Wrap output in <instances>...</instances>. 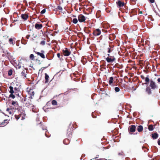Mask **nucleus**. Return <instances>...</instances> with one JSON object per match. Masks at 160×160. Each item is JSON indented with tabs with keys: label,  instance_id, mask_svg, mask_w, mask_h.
Wrapping results in <instances>:
<instances>
[{
	"label": "nucleus",
	"instance_id": "nucleus-17",
	"mask_svg": "<svg viewBox=\"0 0 160 160\" xmlns=\"http://www.w3.org/2000/svg\"><path fill=\"white\" fill-rule=\"evenodd\" d=\"M21 17L24 20H26L28 18V14H22L21 15Z\"/></svg>",
	"mask_w": 160,
	"mask_h": 160
},
{
	"label": "nucleus",
	"instance_id": "nucleus-44",
	"mask_svg": "<svg viewBox=\"0 0 160 160\" xmlns=\"http://www.w3.org/2000/svg\"><path fill=\"white\" fill-rule=\"evenodd\" d=\"M149 2L151 3H154L155 2V0H149Z\"/></svg>",
	"mask_w": 160,
	"mask_h": 160
},
{
	"label": "nucleus",
	"instance_id": "nucleus-2",
	"mask_svg": "<svg viewBox=\"0 0 160 160\" xmlns=\"http://www.w3.org/2000/svg\"><path fill=\"white\" fill-rule=\"evenodd\" d=\"M29 61V60L26 59L25 58H22L19 61L18 65H17V68L19 69L21 68L22 64L24 65H27L28 62Z\"/></svg>",
	"mask_w": 160,
	"mask_h": 160
},
{
	"label": "nucleus",
	"instance_id": "nucleus-45",
	"mask_svg": "<svg viewBox=\"0 0 160 160\" xmlns=\"http://www.w3.org/2000/svg\"><path fill=\"white\" fill-rule=\"evenodd\" d=\"M30 37V35H27L26 36V38L27 39H28Z\"/></svg>",
	"mask_w": 160,
	"mask_h": 160
},
{
	"label": "nucleus",
	"instance_id": "nucleus-39",
	"mask_svg": "<svg viewBox=\"0 0 160 160\" xmlns=\"http://www.w3.org/2000/svg\"><path fill=\"white\" fill-rule=\"evenodd\" d=\"M46 12V9H43L41 12V14H44V13Z\"/></svg>",
	"mask_w": 160,
	"mask_h": 160
},
{
	"label": "nucleus",
	"instance_id": "nucleus-6",
	"mask_svg": "<svg viewBox=\"0 0 160 160\" xmlns=\"http://www.w3.org/2000/svg\"><path fill=\"white\" fill-rule=\"evenodd\" d=\"M72 131L73 130L72 128H68L67 130V137L68 138H71L72 135Z\"/></svg>",
	"mask_w": 160,
	"mask_h": 160
},
{
	"label": "nucleus",
	"instance_id": "nucleus-42",
	"mask_svg": "<svg viewBox=\"0 0 160 160\" xmlns=\"http://www.w3.org/2000/svg\"><path fill=\"white\" fill-rule=\"evenodd\" d=\"M140 77L142 79H143V80L145 79V80L146 78H145L144 76L143 75H141L140 76Z\"/></svg>",
	"mask_w": 160,
	"mask_h": 160
},
{
	"label": "nucleus",
	"instance_id": "nucleus-14",
	"mask_svg": "<svg viewBox=\"0 0 160 160\" xmlns=\"http://www.w3.org/2000/svg\"><path fill=\"white\" fill-rule=\"evenodd\" d=\"M117 5L119 7L123 6L124 5V3L120 0H118L116 2Z\"/></svg>",
	"mask_w": 160,
	"mask_h": 160
},
{
	"label": "nucleus",
	"instance_id": "nucleus-56",
	"mask_svg": "<svg viewBox=\"0 0 160 160\" xmlns=\"http://www.w3.org/2000/svg\"><path fill=\"white\" fill-rule=\"evenodd\" d=\"M131 1H133V2H135V1L136 0H131Z\"/></svg>",
	"mask_w": 160,
	"mask_h": 160
},
{
	"label": "nucleus",
	"instance_id": "nucleus-41",
	"mask_svg": "<svg viewBox=\"0 0 160 160\" xmlns=\"http://www.w3.org/2000/svg\"><path fill=\"white\" fill-rule=\"evenodd\" d=\"M48 67H42L41 69V70H41L42 71L44 69L46 68H47Z\"/></svg>",
	"mask_w": 160,
	"mask_h": 160
},
{
	"label": "nucleus",
	"instance_id": "nucleus-26",
	"mask_svg": "<svg viewBox=\"0 0 160 160\" xmlns=\"http://www.w3.org/2000/svg\"><path fill=\"white\" fill-rule=\"evenodd\" d=\"M40 127L43 130H47L46 127L44 125L42 124L40 125Z\"/></svg>",
	"mask_w": 160,
	"mask_h": 160
},
{
	"label": "nucleus",
	"instance_id": "nucleus-15",
	"mask_svg": "<svg viewBox=\"0 0 160 160\" xmlns=\"http://www.w3.org/2000/svg\"><path fill=\"white\" fill-rule=\"evenodd\" d=\"M35 27L37 29H40L42 28V24L37 23L35 24Z\"/></svg>",
	"mask_w": 160,
	"mask_h": 160
},
{
	"label": "nucleus",
	"instance_id": "nucleus-19",
	"mask_svg": "<svg viewBox=\"0 0 160 160\" xmlns=\"http://www.w3.org/2000/svg\"><path fill=\"white\" fill-rule=\"evenodd\" d=\"M45 83H47L49 81V76L46 73H45Z\"/></svg>",
	"mask_w": 160,
	"mask_h": 160
},
{
	"label": "nucleus",
	"instance_id": "nucleus-32",
	"mask_svg": "<svg viewBox=\"0 0 160 160\" xmlns=\"http://www.w3.org/2000/svg\"><path fill=\"white\" fill-rule=\"evenodd\" d=\"M57 56L60 59H62L63 57V55H61L60 53H58L57 54Z\"/></svg>",
	"mask_w": 160,
	"mask_h": 160
},
{
	"label": "nucleus",
	"instance_id": "nucleus-50",
	"mask_svg": "<svg viewBox=\"0 0 160 160\" xmlns=\"http://www.w3.org/2000/svg\"><path fill=\"white\" fill-rule=\"evenodd\" d=\"M96 160H107V159L105 158H100L99 159H97Z\"/></svg>",
	"mask_w": 160,
	"mask_h": 160
},
{
	"label": "nucleus",
	"instance_id": "nucleus-11",
	"mask_svg": "<svg viewBox=\"0 0 160 160\" xmlns=\"http://www.w3.org/2000/svg\"><path fill=\"white\" fill-rule=\"evenodd\" d=\"M101 33V31L99 29H97L93 31L92 33L94 36H96L99 35Z\"/></svg>",
	"mask_w": 160,
	"mask_h": 160
},
{
	"label": "nucleus",
	"instance_id": "nucleus-58",
	"mask_svg": "<svg viewBox=\"0 0 160 160\" xmlns=\"http://www.w3.org/2000/svg\"><path fill=\"white\" fill-rule=\"evenodd\" d=\"M98 158V157H96V158Z\"/></svg>",
	"mask_w": 160,
	"mask_h": 160
},
{
	"label": "nucleus",
	"instance_id": "nucleus-18",
	"mask_svg": "<svg viewBox=\"0 0 160 160\" xmlns=\"http://www.w3.org/2000/svg\"><path fill=\"white\" fill-rule=\"evenodd\" d=\"M149 86H147L146 89V92L148 93V95H150L152 94V92L151 89Z\"/></svg>",
	"mask_w": 160,
	"mask_h": 160
},
{
	"label": "nucleus",
	"instance_id": "nucleus-34",
	"mask_svg": "<svg viewBox=\"0 0 160 160\" xmlns=\"http://www.w3.org/2000/svg\"><path fill=\"white\" fill-rule=\"evenodd\" d=\"M56 9L60 11H62V8L60 6H58Z\"/></svg>",
	"mask_w": 160,
	"mask_h": 160
},
{
	"label": "nucleus",
	"instance_id": "nucleus-47",
	"mask_svg": "<svg viewBox=\"0 0 160 160\" xmlns=\"http://www.w3.org/2000/svg\"><path fill=\"white\" fill-rule=\"evenodd\" d=\"M108 57H109L110 58H112V57H114V56H111L110 55V54H108Z\"/></svg>",
	"mask_w": 160,
	"mask_h": 160
},
{
	"label": "nucleus",
	"instance_id": "nucleus-28",
	"mask_svg": "<svg viewBox=\"0 0 160 160\" xmlns=\"http://www.w3.org/2000/svg\"><path fill=\"white\" fill-rule=\"evenodd\" d=\"M63 97L64 98V100H65L68 101L69 99L68 96L66 95H64L63 96Z\"/></svg>",
	"mask_w": 160,
	"mask_h": 160
},
{
	"label": "nucleus",
	"instance_id": "nucleus-31",
	"mask_svg": "<svg viewBox=\"0 0 160 160\" xmlns=\"http://www.w3.org/2000/svg\"><path fill=\"white\" fill-rule=\"evenodd\" d=\"M78 22V19L76 18H74L72 21V22L74 24H76Z\"/></svg>",
	"mask_w": 160,
	"mask_h": 160
},
{
	"label": "nucleus",
	"instance_id": "nucleus-40",
	"mask_svg": "<svg viewBox=\"0 0 160 160\" xmlns=\"http://www.w3.org/2000/svg\"><path fill=\"white\" fill-rule=\"evenodd\" d=\"M123 154H124V153L122 151L121 152H119L118 153V155H123Z\"/></svg>",
	"mask_w": 160,
	"mask_h": 160
},
{
	"label": "nucleus",
	"instance_id": "nucleus-54",
	"mask_svg": "<svg viewBox=\"0 0 160 160\" xmlns=\"http://www.w3.org/2000/svg\"><path fill=\"white\" fill-rule=\"evenodd\" d=\"M45 136H46V137H49V136H48L47 135V133H46H46H45Z\"/></svg>",
	"mask_w": 160,
	"mask_h": 160
},
{
	"label": "nucleus",
	"instance_id": "nucleus-51",
	"mask_svg": "<svg viewBox=\"0 0 160 160\" xmlns=\"http://www.w3.org/2000/svg\"><path fill=\"white\" fill-rule=\"evenodd\" d=\"M32 94H31V95H30V96L31 97H32V96H33L34 94V92L33 91H32Z\"/></svg>",
	"mask_w": 160,
	"mask_h": 160
},
{
	"label": "nucleus",
	"instance_id": "nucleus-12",
	"mask_svg": "<svg viewBox=\"0 0 160 160\" xmlns=\"http://www.w3.org/2000/svg\"><path fill=\"white\" fill-rule=\"evenodd\" d=\"M7 119L3 120L0 118V125H1L2 126L6 125L7 124Z\"/></svg>",
	"mask_w": 160,
	"mask_h": 160
},
{
	"label": "nucleus",
	"instance_id": "nucleus-21",
	"mask_svg": "<svg viewBox=\"0 0 160 160\" xmlns=\"http://www.w3.org/2000/svg\"><path fill=\"white\" fill-rule=\"evenodd\" d=\"M158 137V135L157 133L152 134V137L153 139H156Z\"/></svg>",
	"mask_w": 160,
	"mask_h": 160
},
{
	"label": "nucleus",
	"instance_id": "nucleus-37",
	"mask_svg": "<svg viewBox=\"0 0 160 160\" xmlns=\"http://www.w3.org/2000/svg\"><path fill=\"white\" fill-rule=\"evenodd\" d=\"M9 97L12 98L14 99L15 98V96L13 94L11 93L9 96Z\"/></svg>",
	"mask_w": 160,
	"mask_h": 160
},
{
	"label": "nucleus",
	"instance_id": "nucleus-23",
	"mask_svg": "<svg viewBox=\"0 0 160 160\" xmlns=\"http://www.w3.org/2000/svg\"><path fill=\"white\" fill-rule=\"evenodd\" d=\"M63 142L64 144L66 145L68 144L70 142V140L68 138H66L64 140Z\"/></svg>",
	"mask_w": 160,
	"mask_h": 160
},
{
	"label": "nucleus",
	"instance_id": "nucleus-43",
	"mask_svg": "<svg viewBox=\"0 0 160 160\" xmlns=\"http://www.w3.org/2000/svg\"><path fill=\"white\" fill-rule=\"evenodd\" d=\"M8 113H9V114L10 115H12V114H13V110H10L9 112Z\"/></svg>",
	"mask_w": 160,
	"mask_h": 160
},
{
	"label": "nucleus",
	"instance_id": "nucleus-36",
	"mask_svg": "<svg viewBox=\"0 0 160 160\" xmlns=\"http://www.w3.org/2000/svg\"><path fill=\"white\" fill-rule=\"evenodd\" d=\"M45 41L44 40H43L41 42L40 44L42 45H45Z\"/></svg>",
	"mask_w": 160,
	"mask_h": 160
},
{
	"label": "nucleus",
	"instance_id": "nucleus-27",
	"mask_svg": "<svg viewBox=\"0 0 160 160\" xmlns=\"http://www.w3.org/2000/svg\"><path fill=\"white\" fill-rule=\"evenodd\" d=\"M9 88L10 89V90L9 91V92L13 94L14 92V91H13V88L11 86L9 87Z\"/></svg>",
	"mask_w": 160,
	"mask_h": 160
},
{
	"label": "nucleus",
	"instance_id": "nucleus-48",
	"mask_svg": "<svg viewBox=\"0 0 160 160\" xmlns=\"http://www.w3.org/2000/svg\"><path fill=\"white\" fill-rule=\"evenodd\" d=\"M9 108L11 109V110H13V109H14L15 108L14 107H10Z\"/></svg>",
	"mask_w": 160,
	"mask_h": 160
},
{
	"label": "nucleus",
	"instance_id": "nucleus-55",
	"mask_svg": "<svg viewBox=\"0 0 160 160\" xmlns=\"http://www.w3.org/2000/svg\"><path fill=\"white\" fill-rule=\"evenodd\" d=\"M32 111L33 112H35L34 111V110L33 109L34 108H32Z\"/></svg>",
	"mask_w": 160,
	"mask_h": 160
},
{
	"label": "nucleus",
	"instance_id": "nucleus-24",
	"mask_svg": "<svg viewBox=\"0 0 160 160\" xmlns=\"http://www.w3.org/2000/svg\"><path fill=\"white\" fill-rule=\"evenodd\" d=\"M9 42L10 44H12V45H14L15 43V41H13L12 38H10L9 39Z\"/></svg>",
	"mask_w": 160,
	"mask_h": 160
},
{
	"label": "nucleus",
	"instance_id": "nucleus-35",
	"mask_svg": "<svg viewBox=\"0 0 160 160\" xmlns=\"http://www.w3.org/2000/svg\"><path fill=\"white\" fill-rule=\"evenodd\" d=\"M108 52L109 53H110L112 51H113V49L112 48L110 47L108 48Z\"/></svg>",
	"mask_w": 160,
	"mask_h": 160
},
{
	"label": "nucleus",
	"instance_id": "nucleus-53",
	"mask_svg": "<svg viewBox=\"0 0 160 160\" xmlns=\"http://www.w3.org/2000/svg\"><path fill=\"white\" fill-rule=\"evenodd\" d=\"M157 81H158V82H160V78H158V79Z\"/></svg>",
	"mask_w": 160,
	"mask_h": 160
},
{
	"label": "nucleus",
	"instance_id": "nucleus-10",
	"mask_svg": "<svg viewBox=\"0 0 160 160\" xmlns=\"http://www.w3.org/2000/svg\"><path fill=\"white\" fill-rule=\"evenodd\" d=\"M11 105L13 106L15 109H18L19 108V105L17 101H12L11 102Z\"/></svg>",
	"mask_w": 160,
	"mask_h": 160
},
{
	"label": "nucleus",
	"instance_id": "nucleus-4",
	"mask_svg": "<svg viewBox=\"0 0 160 160\" xmlns=\"http://www.w3.org/2000/svg\"><path fill=\"white\" fill-rule=\"evenodd\" d=\"M22 102L25 104L26 106L27 107L31 106V107H34V106L30 103V100H28V101L27 102L26 98H24L23 100V99H22Z\"/></svg>",
	"mask_w": 160,
	"mask_h": 160
},
{
	"label": "nucleus",
	"instance_id": "nucleus-25",
	"mask_svg": "<svg viewBox=\"0 0 160 160\" xmlns=\"http://www.w3.org/2000/svg\"><path fill=\"white\" fill-rule=\"evenodd\" d=\"M148 129L150 131H152L154 129L153 125L151 124L149 125L148 126Z\"/></svg>",
	"mask_w": 160,
	"mask_h": 160
},
{
	"label": "nucleus",
	"instance_id": "nucleus-49",
	"mask_svg": "<svg viewBox=\"0 0 160 160\" xmlns=\"http://www.w3.org/2000/svg\"><path fill=\"white\" fill-rule=\"evenodd\" d=\"M14 89L15 91H18L19 90V89L18 88H14Z\"/></svg>",
	"mask_w": 160,
	"mask_h": 160
},
{
	"label": "nucleus",
	"instance_id": "nucleus-13",
	"mask_svg": "<svg viewBox=\"0 0 160 160\" xmlns=\"http://www.w3.org/2000/svg\"><path fill=\"white\" fill-rule=\"evenodd\" d=\"M112 58L109 57L106 58V61L108 63L112 62L115 60L116 59L114 57H112Z\"/></svg>",
	"mask_w": 160,
	"mask_h": 160
},
{
	"label": "nucleus",
	"instance_id": "nucleus-7",
	"mask_svg": "<svg viewBox=\"0 0 160 160\" xmlns=\"http://www.w3.org/2000/svg\"><path fill=\"white\" fill-rule=\"evenodd\" d=\"M34 52L37 55L40 56L42 58L44 59L45 58V56L44 54V51L42 50L41 52L35 51H34Z\"/></svg>",
	"mask_w": 160,
	"mask_h": 160
},
{
	"label": "nucleus",
	"instance_id": "nucleus-30",
	"mask_svg": "<svg viewBox=\"0 0 160 160\" xmlns=\"http://www.w3.org/2000/svg\"><path fill=\"white\" fill-rule=\"evenodd\" d=\"M12 70L11 69H10L8 72V76H10L12 74Z\"/></svg>",
	"mask_w": 160,
	"mask_h": 160
},
{
	"label": "nucleus",
	"instance_id": "nucleus-8",
	"mask_svg": "<svg viewBox=\"0 0 160 160\" xmlns=\"http://www.w3.org/2000/svg\"><path fill=\"white\" fill-rule=\"evenodd\" d=\"M129 132L130 133L133 132L136 130V127L135 125H132L129 126L128 128Z\"/></svg>",
	"mask_w": 160,
	"mask_h": 160
},
{
	"label": "nucleus",
	"instance_id": "nucleus-57",
	"mask_svg": "<svg viewBox=\"0 0 160 160\" xmlns=\"http://www.w3.org/2000/svg\"><path fill=\"white\" fill-rule=\"evenodd\" d=\"M140 13H141V14H142V11H140Z\"/></svg>",
	"mask_w": 160,
	"mask_h": 160
},
{
	"label": "nucleus",
	"instance_id": "nucleus-16",
	"mask_svg": "<svg viewBox=\"0 0 160 160\" xmlns=\"http://www.w3.org/2000/svg\"><path fill=\"white\" fill-rule=\"evenodd\" d=\"M26 75L25 71L23 70L21 73V77L22 78L25 79L26 78Z\"/></svg>",
	"mask_w": 160,
	"mask_h": 160
},
{
	"label": "nucleus",
	"instance_id": "nucleus-22",
	"mask_svg": "<svg viewBox=\"0 0 160 160\" xmlns=\"http://www.w3.org/2000/svg\"><path fill=\"white\" fill-rule=\"evenodd\" d=\"M137 130L138 132H141L143 130V127L142 125H139L137 128Z\"/></svg>",
	"mask_w": 160,
	"mask_h": 160
},
{
	"label": "nucleus",
	"instance_id": "nucleus-52",
	"mask_svg": "<svg viewBox=\"0 0 160 160\" xmlns=\"http://www.w3.org/2000/svg\"><path fill=\"white\" fill-rule=\"evenodd\" d=\"M158 145H160V140H158Z\"/></svg>",
	"mask_w": 160,
	"mask_h": 160
},
{
	"label": "nucleus",
	"instance_id": "nucleus-1",
	"mask_svg": "<svg viewBox=\"0 0 160 160\" xmlns=\"http://www.w3.org/2000/svg\"><path fill=\"white\" fill-rule=\"evenodd\" d=\"M144 84L147 85L148 84L149 87L152 89H155L158 88V86L155 82L152 79L150 80L149 75H147V77H146Z\"/></svg>",
	"mask_w": 160,
	"mask_h": 160
},
{
	"label": "nucleus",
	"instance_id": "nucleus-3",
	"mask_svg": "<svg viewBox=\"0 0 160 160\" xmlns=\"http://www.w3.org/2000/svg\"><path fill=\"white\" fill-rule=\"evenodd\" d=\"M26 114L25 112H20L18 114H16L15 115V118L17 120H18L19 119L21 118V120H24L25 118V116Z\"/></svg>",
	"mask_w": 160,
	"mask_h": 160
},
{
	"label": "nucleus",
	"instance_id": "nucleus-20",
	"mask_svg": "<svg viewBox=\"0 0 160 160\" xmlns=\"http://www.w3.org/2000/svg\"><path fill=\"white\" fill-rule=\"evenodd\" d=\"M109 84L112 86H113L114 84H113V78L112 77H110L109 78Z\"/></svg>",
	"mask_w": 160,
	"mask_h": 160
},
{
	"label": "nucleus",
	"instance_id": "nucleus-33",
	"mask_svg": "<svg viewBox=\"0 0 160 160\" xmlns=\"http://www.w3.org/2000/svg\"><path fill=\"white\" fill-rule=\"evenodd\" d=\"M29 58H30L32 60H33L34 59V56L33 54H31L30 55Z\"/></svg>",
	"mask_w": 160,
	"mask_h": 160
},
{
	"label": "nucleus",
	"instance_id": "nucleus-29",
	"mask_svg": "<svg viewBox=\"0 0 160 160\" xmlns=\"http://www.w3.org/2000/svg\"><path fill=\"white\" fill-rule=\"evenodd\" d=\"M52 103L53 105H57V102L55 100H52Z\"/></svg>",
	"mask_w": 160,
	"mask_h": 160
},
{
	"label": "nucleus",
	"instance_id": "nucleus-38",
	"mask_svg": "<svg viewBox=\"0 0 160 160\" xmlns=\"http://www.w3.org/2000/svg\"><path fill=\"white\" fill-rule=\"evenodd\" d=\"M115 90L116 92H118L120 91V89L118 87H116L115 88Z\"/></svg>",
	"mask_w": 160,
	"mask_h": 160
},
{
	"label": "nucleus",
	"instance_id": "nucleus-46",
	"mask_svg": "<svg viewBox=\"0 0 160 160\" xmlns=\"http://www.w3.org/2000/svg\"><path fill=\"white\" fill-rule=\"evenodd\" d=\"M11 110V109H10L9 108H8L6 109V111L8 112Z\"/></svg>",
	"mask_w": 160,
	"mask_h": 160
},
{
	"label": "nucleus",
	"instance_id": "nucleus-5",
	"mask_svg": "<svg viewBox=\"0 0 160 160\" xmlns=\"http://www.w3.org/2000/svg\"><path fill=\"white\" fill-rule=\"evenodd\" d=\"M63 55L65 56H68L70 55L71 52L70 49L65 48L64 49L62 50Z\"/></svg>",
	"mask_w": 160,
	"mask_h": 160
},
{
	"label": "nucleus",
	"instance_id": "nucleus-9",
	"mask_svg": "<svg viewBox=\"0 0 160 160\" xmlns=\"http://www.w3.org/2000/svg\"><path fill=\"white\" fill-rule=\"evenodd\" d=\"M78 19L80 22H83L86 20L85 17L82 14H80L78 16Z\"/></svg>",
	"mask_w": 160,
	"mask_h": 160
}]
</instances>
